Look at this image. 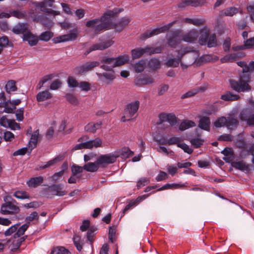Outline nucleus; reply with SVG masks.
<instances>
[{
	"instance_id": "obj_1",
	"label": "nucleus",
	"mask_w": 254,
	"mask_h": 254,
	"mask_svg": "<svg viewBox=\"0 0 254 254\" xmlns=\"http://www.w3.org/2000/svg\"><path fill=\"white\" fill-rule=\"evenodd\" d=\"M122 11L121 9L115 8L105 12L99 18H95L87 21L85 26L91 28L95 34H98L102 30L115 29L118 31H122L130 21L128 17H123L115 23L112 22L115 16Z\"/></svg>"
},
{
	"instance_id": "obj_2",
	"label": "nucleus",
	"mask_w": 254,
	"mask_h": 254,
	"mask_svg": "<svg viewBox=\"0 0 254 254\" xmlns=\"http://www.w3.org/2000/svg\"><path fill=\"white\" fill-rule=\"evenodd\" d=\"M129 60V56L127 55H123L117 58H107L101 60L100 67L105 70H111L114 67L122 65L127 63Z\"/></svg>"
},
{
	"instance_id": "obj_3",
	"label": "nucleus",
	"mask_w": 254,
	"mask_h": 254,
	"mask_svg": "<svg viewBox=\"0 0 254 254\" xmlns=\"http://www.w3.org/2000/svg\"><path fill=\"white\" fill-rule=\"evenodd\" d=\"M162 48L160 47L153 48L150 46H146L144 48H137L131 51L132 59H136L140 58L145 54L151 55L154 54L161 53Z\"/></svg>"
},
{
	"instance_id": "obj_4",
	"label": "nucleus",
	"mask_w": 254,
	"mask_h": 254,
	"mask_svg": "<svg viewBox=\"0 0 254 254\" xmlns=\"http://www.w3.org/2000/svg\"><path fill=\"white\" fill-rule=\"evenodd\" d=\"M139 105L140 102L138 100L127 104L125 108V115L122 117V122H126V121H130L137 112Z\"/></svg>"
},
{
	"instance_id": "obj_5",
	"label": "nucleus",
	"mask_w": 254,
	"mask_h": 254,
	"mask_svg": "<svg viewBox=\"0 0 254 254\" xmlns=\"http://www.w3.org/2000/svg\"><path fill=\"white\" fill-rule=\"evenodd\" d=\"M248 81V80H244L241 77L238 81L230 80V85L234 90L238 92L248 91L251 89Z\"/></svg>"
},
{
	"instance_id": "obj_6",
	"label": "nucleus",
	"mask_w": 254,
	"mask_h": 254,
	"mask_svg": "<svg viewBox=\"0 0 254 254\" xmlns=\"http://www.w3.org/2000/svg\"><path fill=\"white\" fill-rule=\"evenodd\" d=\"M177 21L175 20L162 27H157L150 31L147 30V31H146L145 32L141 35L140 38L141 39H147L153 36L156 35L160 33L167 31L170 29L171 26H172L173 24L177 23Z\"/></svg>"
},
{
	"instance_id": "obj_7",
	"label": "nucleus",
	"mask_w": 254,
	"mask_h": 254,
	"mask_svg": "<svg viewBox=\"0 0 254 254\" xmlns=\"http://www.w3.org/2000/svg\"><path fill=\"white\" fill-rule=\"evenodd\" d=\"M118 157L119 155L117 153L101 155L97 159L96 163L99 166L104 167L108 164L115 162Z\"/></svg>"
},
{
	"instance_id": "obj_8",
	"label": "nucleus",
	"mask_w": 254,
	"mask_h": 254,
	"mask_svg": "<svg viewBox=\"0 0 254 254\" xmlns=\"http://www.w3.org/2000/svg\"><path fill=\"white\" fill-rule=\"evenodd\" d=\"M19 207L10 201H6L0 207V212L3 215H15L20 212Z\"/></svg>"
},
{
	"instance_id": "obj_9",
	"label": "nucleus",
	"mask_w": 254,
	"mask_h": 254,
	"mask_svg": "<svg viewBox=\"0 0 254 254\" xmlns=\"http://www.w3.org/2000/svg\"><path fill=\"white\" fill-rule=\"evenodd\" d=\"M88 139L87 136H83L78 139V142H81L83 149H91L94 147H99L101 146L102 140L97 137L94 140H87Z\"/></svg>"
},
{
	"instance_id": "obj_10",
	"label": "nucleus",
	"mask_w": 254,
	"mask_h": 254,
	"mask_svg": "<svg viewBox=\"0 0 254 254\" xmlns=\"http://www.w3.org/2000/svg\"><path fill=\"white\" fill-rule=\"evenodd\" d=\"M114 43V42L111 40H108L106 41L103 40L101 38L99 40V43H96L92 45L89 49L87 50L84 55L86 56L90 52L96 50H103L108 47H110Z\"/></svg>"
},
{
	"instance_id": "obj_11",
	"label": "nucleus",
	"mask_w": 254,
	"mask_h": 254,
	"mask_svg": "<svg viewBox=\"0 0 254 254\" xmlns=\"http://www.w3.org/2000/svg\"><path fill=\"white\" fill-rule=\"evenodd\" d=\"M99 64L100 63L97 61L88 62L76 67L74 71L76 73L82 75L92 70L94 67L99 66Z\"/></svg>"
},
{
	"instance_id": "obj_12",
	"label": "nucleus",
	"mask_w": 254,
	"mask_h": 254,
	"mask_svg": "<svg viewBox=\"0 0 254 254\" xmlns=\"http://www.w3.org/2000/svg\"><path fill=\"white\" fill-rule=\"evenodd\" d=\"M240 119L246 121L249 126L254 125V108L253 109H245L240 114Z\"/></svg>"
},
{
	"instance_id": "obj_13",
	"label": "nucleus",
	"mask_w": 254,
	"mask_h": 254,
	"mask_svg": "<svg viewBox=\"0 0 254 254\" xmlns=\"http://www.w3.org/2000/svg\"><path fill=\"white\" fill-rule=\"evenodd\" d=\"M77 30L75 29L73 31L70 32L67 34H65L55 37L53 39V41L54 43L56 44L66 41H74L77 38Z\"/></svg>"
},
{
	"instance_id": "obj_14",
	"label": "nucleus",
	"mask_w": 254,
	"mask_h": 254,
	"mask_svg": "<svg viewBox=\"0 0 254 254\" xmlns=\"http://www.w3.org/2000/svg\"><path fill=\"white\" fill-rule=\"evenodd\" d=\"M54 2L55 0H45L42 2H36L35 5L42 11L48 13L54 14L55 11L49 9V8L53 7Z\"/></svg>"
},
{
	"instance_id": "obj_15",
	"label": "nucleus",
	"mask_w": 254,
	"mask_h": 254,
	"mask_svg": "<svg viewBox=\"0 0 254 254\" xmlns=\"http://www.w3.org/2000/svg\"><path fill=\"white\" fill-rule=\"evenodd\" d=\"M160 123L168 122L171 126L175 125L178 122V118L174 113H161L158 115Z\"/></svg>"
},
{
	"instance_id": "obj_16",
	"label": "nucleus",
	"mask_w": 254,
	"mask_h": 254,
	"mask_svg": "<svg viewBox=\"0 0 254 254\" xmlns=\"http://www.w3.org/2000/svg\"><path fill=\"white\" fill-rule=\"evenodd\" d=\"M176 52L178 54L176 58L180 60V63H181L183 56L189 53H192L193 54L194 62L196 61V59L199 57L198 51L193 47H185L182 51L177 50Z\"/></svg>"
},
{
	"instance_id": "obj_17",
	"label": "nucleus",
	"mask_w": 254,
	"mask_h": 254,
	"mask_svg": "<svg viewBox=\"0 0 254 254\" xmlns=\"http://www.w3.org/2000/svg\"><path fill=\"white\" fill-rule=\"evenodd\" d=\"M45 190L51 192L53 195L59 196H63L66 193V192L63 190V186L61 184L52 185L46 188Z\"/></svg>"
},
{
	"instance_id": "obj_18",
	"label": "nucleus",
	"mask_w": 254,
	"mask_h": 254,
	"mask_svg": "<svg viewBox=\"0 0 254 254\" xmlns=\"http://www.w3.org/2000/svg\"><path fill=\"white\" fill-rule=\"evenodd\" d=\"M180 33L179 31L172 32L171 37L167 39V44L169 47L175 48L180 44L182 40Z\"/></svg>"
},
{
	"instance_id": "obj_19",
	"label": "nucleus",
	"mask_w": 254,
	"mask_h": 254,
	"mask_svg": "<svg viewBox=\"0 0 254 254\" xmlns=\"http://www.w3.org/2000/svg\"><path fill=\"white\" fill-rule=\"evenodd\" d=\"M9 100L6 101L5 94L4 92L0 93V107H4V111L6 113H13L15 110L16 107H9Z\"/></svg>"
},
{
	"instance_id": "obj_20",
	"label": "nucleus",
	"mask_w": 254,
	"mask_h": 254,
	"mask_svg": "<svg viewBox=\"0 0 254 254\" xmlns=\"http://www.w3.org/2000/svg\"><path fill=\"white\" fill-rule=\"evenodd\" d=\"M109 72H105L102 73H96L97 75L100 80L103 82L109 83L112 81L115 78L114 71L113 69L111 70H108Z\"/></svg>"
},
{
	"instance_id": "obj_21",
	"label": "nucleus",
	"mask_w": 254,
	"mask_h": 254,
	"mask_svg": "<svg viewBox=\"0 0 254 254\" xmlns=\"http://www.w3.org/2000/svg\"><path fill=\"white\" fill-rule=\"evenodd\" d=\"M199 34L197 31L192 29L189 32L183 35L181 38L182 41H183L188 43H192L195 41L198 37Z\"/></svg>"
},
{
	"instance_id": "obj_22",
	"label": "nucleus",
	"mask_w": 254,
	"mask_h": 254,
	"mask_svg": "<svg viewBox=\"0 0 254 254\" xmlns=\"http://www.w3.org/2000/svg\"><path fill=\"white\" fill-rule=\"evenodd\" d=\"M205 3V0H182V2L179 4L178 7L182 8L188 5L197 7L201 6Z\"/></svg>"
},
{
	"instance_id": "obj_23",
	"label": "nucleus",
	"mask_w": 254,
	"mask_h": 254,
	"mask_svg": "<svg viewBox=\"0 0 254 254\" xmlns=\"http://www.w3.org/2000/svg\"><path fill=\"white\" fill-rule=\"evenodd\" d=\"M232 166L236 169L243 171L245 173H249L251 170V166L249 164H247L243 160L234 162L232 163Z\"/></svg>"
},
{
	"instance_id": "obj_24",
	"label": "nucleus",
	"mask_w": 254,
	"mask_h": 254,
	"mask_svg": "<svg viewBox=\"0 0 254 254\" xmlns=\"http://www.w3.org/2000/svg\"><path fill=\"white\" fill-rule=\"evenodd\" d=\"M12 31L17 34H22L23 37H24V34L27 32H29L28 30V25L27 23H18L14 26L12 28Z\"/></svg>"
},
{
	"instance_id": "obj_25",
	"label": "nucleus",
	"mask_w": 254,
	"mask_h": 254,
	"mask_svg": "<svg viewBox=\"0 0 254 254\" xmlns=\"http://www.w3.org/2000/svg\"><path fill=\"white\" fill-rule=\"evenodd\" d=\"M153 79L147 75H141L135 79V84L137 85H147L153 82Z\"/></svg>"
},
{
	"instance_id": "obj_26",
	"label": "nucleus",
	"mask_w": 254,
	"mask_h": 254,
	"mask_svg": "<svg viewBox=\"0 0 254 254\" xmlns=\"http://www.w3.org/2000/svg\"><path fill=\"white\" fill-rule=\"evenodd\" d=\"M210 124L209 117L203 116L200 118L198 126L200 128L209 131L210 130Z\"/></svg>"
},
{
	"instance_id": "obj_27",
	"label": "nucleus",
	"mask_w": 254,
	"mask_h": 254,
	"mask_svg": "<svg viewBox=\"0 0 254 254\" xmlns=\"http://www.w3.org/2000/svg\"><path fill=\"white\" fill-rule=\"evenodd\" d=\"M44 181L42 176H38L30 178L27 181L26 184L30 188H35L40 185Z\"/></svg>"
},
{
	"instance_id": "obj_28",
	"label": "nucleus",
	"mask_w": 254,
	"mask_h": 254,
	"mask_svg": "<svg viewBox=\"0 0 254 254\" xmlns=\"http://www.w3.org/2000/svg\"><path fill=\"white\" fill-rule=\"evenodd\" d=\"M24 41L28 42V44L31 46H35L37 45L39 38L33 35L30 31L27 32L23 37Z\"/></svg>"
},
{
	"instance_id": "obj_29",
	"label": "nucleus",
	"mask_w": 254,
	"mask_h": 254,
	"mask_svg": "<svg viewBox=\"0 0 254 254\" xmlns=\"http://www.w3.org/2000/svg\"><path fill=\"white\" fill-rule=\"evenodd\" d=\"M13 16L15 17L22 19L25 17V13L18 10H13L10 11V13L2 12L0 14L1 17L9 18L10 16Z\"/></svg>"
},
{
	"instance_id": "obj_30",
	"label": "nucleus",
	"mask_w": 254,
	"mask_h": 254,
	"mask_svg": "<svg viewBox=\"0 0 254 254\" xmlns=\"http://www.w3.org/2000/svg\"><path fill=\"white\" fill-rule=\"evenodd\" d=\"M102 125V122L96 123H90L85 126L84 129L87 132L94 133L97 129L101 128Z\"/></svg>"
},
{
	"instance_id": "obj_31",
	"label": "nucleus",
	"mask_w": 254,
	"mask_h": 254,
	"mask_svg": "<svg viewBox=\"0 0 254 254\" xmlns=\"http://www.w3.org/2000/svg\"><path fill=\"white\" fill-rule=\"evenodd\" d=\"M210 31L207 29H203L200 31V36L199 38L198 42L200 45H206L208 41Z\"/></svg>"
},
{
	"instance_id": "obj_32",
	"label": "nucleus",
	"mask_w": 254,
	"mask_h": 254,
	"mask_svg": "<svg viewBox=\"0 0 254 254\" xmlns=\"http://www.w3.org/2000/svg\"><path fill=\"white\" fill-rule=\"evenodd\" d=\"M254 46V37L247 39L243 45L233 47L234 51H239L251 48Z\"/></svg>"
},
{
	"instance_id": "obj_33",
	"label": "nucleus",
	"mask_w": 254,
	"mask_h": 254,
	"mask_svg": "<svg viewBox=\"0 0 254 254\" xmlns=\"http://www.w3.org/2000/svg\"><path fill=\"white\" fill-rule=\"evenodd\" d=\"M219 60L218 57L212 55H204L201 56L198 60V63L215 62Z\"/></svg>"
},
{
	"instance_id": "obj_34",
	"label": "nucleus",
	"mask_w": 254,
	"mask_h": 254,
	"mask_svg": "<svg viewBox=\"0 0 254 254\" xmlns=\"http://www.w3.org/2000/svg\"><path fill=\"white\" fill-rule=\"evenodd\" d=\"M52 98V94L48 90L39 92L36 95V100L38 102H43Z\"/></svg>"
},
{
	"instance_id": "obj_35",
	"label": "nucleus",
	"mask_w": 254,
	"mask_h": 254,
	"mask_svg": "<svg viewBox=\"0 0 254 254\" xmlns=\"http://www.w3.org/2000/svg\"><path fill=\"white\" fill-rule=\"evenodd\" d=\"M239 125L238 120L233 117H228L227 118V123L226 127L227 128L231 130L236 128Z\"/></svg>"
},
{
	"instance_id": "obj_36",
	"label": "nucleus",
	"mask_w": 254,
	"mask_h": 254,
	"mask_svg": "<svg viewBox=\"0 0 254 254\" xmlns=\"http://www.w3.org/2000/svg\"><path fill=\"white\" fill-rule=\"evenodd\" d=\"M240 98L238 95L233 93L229 91L223 94L221 96V99L225 101H237Z\"/></svg>"
},
{
	"instance_id": "obj_37",
	"label": "nucleus",
	"mask_w": 254,
	"mask_h": 254,
	"mask_svg": "<svg viewBox=\"0 0 254 254\" xmlns=\"http://www.w3.org/2000/svg\"><path fill=\"white\" fill-rule=\"evenodd\" d=\"M146 197L147 196L145 195L138 196V197L136 198V199L135 200L130 202L126 206V207L123 210V212L125 213L126 211L129 210L131 207H132V206L138 204L139 203L141 202L142 201L144 200L146 198Z\"/></svg>"
},
{
	"instance_id": "obj_38",
	"label": "nucleus",
	"mask_w": 254,
	"mask_h": 254,
	"mask_svg": "<svg viewBox=\"0 0 254 254\" xmlns=\"http://www.w3.org/2000/svg\"><path fill=\"white\" fill-rule=\"evenodd\" d=\"M196 126L195 123L190 120H186L181 122L179 126L180 130L183 131L191 127Z\"/></svg>"
},
{
	"instance_id": "obj_39",
	"label": "nucleus",
	"mask_w": 254,
	"mask_h": 254,
	"mask_svg": "<svg viewBox=\"0 0 254 254\" xmlns=\"http://www.w3.org/2000/svg\"><path fill=\"white\" fill-rule=\"evenodd\" d=\"M39 136V130L37 129L32 134L31 137L29 142V148H31V151L36 147Z\"/></svg>"
},
{
	"instance_id": "obj_40",
	"label": "nucleus",
	"mask_w": 254,
	"mask_h": 254,
	"mask_svg": "<svg viewBox=\"0 0 254 254\" xmlns=\"http://www.w3.org/2000/svg\"><path fill=\"white\" fill-rule=\"evenodd\" d=\"M13 196L17 199H30L31 198V196L28 192L22 190H18L15 191L13 193Z\"/></svg>"
},
{
	"instance_id": "obj_41",
	"label": "nucleus",
	"mask_w": 254,
	"mask_h": 254,
	"mask_svg": "<svg viewBox=\"0 0 254 254\" xmlns=\"http://www.w3.org/2000/svg\"><path fill=\"white\" fill-rule=\"evenodd\" d=\"M99 166L95 162H89L85 164L83 166V169L87 172H95L99 169Z\"/></svg>"
},
{
	"instance_id": "obj_42",
	"label": "nucleus",
	"mask_w": 254,
	"mask_h": 254,
	"mask_svg": "<svg viewBox=\"0 0 254 254\" xmlns=\"http://www.w3.org/2000/svg\"><path fill=\"white\" fill-rule=\"evenodd\" d=\"M97 228L94 227H90L86 234L87 241L92 245L94 241V237L96 234Z\"/></svg>"
},
{
	"instance_id": "obj_43",
	"label": "nucleus",
	"mask_w": 254,
	"mask_h": 254,
	"mask_svg": "<svg viewBox=\"0 0 254 254\" xmlns=\"http://www.w3.org/2000/svg\"><path fill=\"white\" fill-rule=\"evenodd\" d=\"M29 226V225L27 223L24 224L20 227H18L16 233L14 234V238L15 239L18 238L22 236L25 232L27 230Z\"/></svg>"
},
{
	"instance_id": "obj_44",
	"label": "nucleus",
	"mask_w": 254,
	"mask_h": 254,
	"mask_svg": "<svg viewBox=\"0 0 254 254\" xmlns=\"http://www.w3.org/2000/svg\"><path fill=\"white\" fill-rule=\"evenodd\" d=\"M73 244L77 251L80 252L82 250L83 242L79 236L74 235L72 238Z\"/></svg>"
},
{
	"instance_id": "obj_45",
	"label": "nucleus",
	"mask_w": 254,
	"mask_h": 254,
	"mask_svg": "<svg viewBox=\"0 0 254 254\" xmlns=\"http://www.w3.org/2000/svg\"><path fill=\"white\" fill-rule=\"evenodd\" d=\"M236 60H237V55L234 53L226 55L220 59L222 63L233 62Z\"/></svg>"
},
{
	"instance_id": "obj_46",
	"label": "nucleus",
	"mask_w": 254,
	"mask_h": 254,
	"mask_svg": "<svg viewBox=\"0 0 254 254\" xmlns=\"http://www.w3.org/2000/svg\"><path fill=\"white\" fill-rule=\"evenodd\" d=\"M62 159H63L62 156H57V157H55V158L51 159L50 161L47 162L46 164H45L43 166H41L40 167V168L42 169H45L46 168H47L50 167L51 166H52V165H54L55 164L60 162Z\"/></svg>"
},
{
	"instance_id": "obj_47",
	"label": "nucleus",
	"mask_w": 254,
	"mask_h": 254,
	"mask_svg": "<svg viewBox=\"0 0 254 254\" xmlns=\"http://www.w3.org/2000/svg\"><path fill=\"white\" fill-rule=\"evenodd\" d=\"M148 64L150 68L155 70L160 68L161 62L158 59L152 58L149 60Z\"/></svg>"
},
{
	"instance_id": "obj_48",
	"label": "nucleus",
	"mask_w": 254,
	"mask_h": 254,
	"mask_svg": "<svg viewBox=\"0 0 254 254\" xmlns=\"http://www.w3.org/2000/svg\"><path fill=\"white\" fill-rule=\"evenodd\" d=\"M53 36L54 34L53 32L49 31H46L42 33L39 36L38 38L39 40L41 41L48 42L53 37Z\"/></svg>"
},
{
	"instance_id": "obj_49",
	"label": "nucleus",
	"mask_w": 254,
	"mask_h": 254,
	"mask_svg": "<svg viewBox=\"0 0 254 254\" xmlns=\"http://www.w3.org/2000/svg\"><path fill=\"white\" fill-rule=\"evenodd\" d=\"M239 10L237 8L235 7H230L224 9L222 11V14L225 16H232L234 14L237 13Z\"/></svg>"
},
{
	"instance_id": "obj_50",
	"label": "nucleus",
	"mask_w": 254,
	"mask_h": 254,
	"mask_svg": "<svg viewBox=\"0 0 254 254\" xmlns=\"http://www.w3.org/2000/svg\"><path fill=\"white\" fill-rule=\"evenodd\" d=\"M227 123V118L224 116H221L217 118V119L214 122L213 125L216 127H221L226 126Z\"/></svg>"
},
{
	"instance_id": "obj_51",
	"label": "nucleus",
	"mask_w": 254,
	"mask_h": 254,
	"mask_svg": "<svg viewBox=\"0 0 254 254\" xmlns=\"http://www.w3.org/2000/svg\"><path fill=\"white\" fill-rule=\"evenodd\" d=\"M69 252L63 247H54L51 252V254H68Z\"/></svg>"
},
{
	"instance_id": "obj_52",
	"label": "nucleus",
	"mask_w": 254,
	"mask_h": 254,
	"mask_svg": "<svg viewBox=\"0 0 254 254\" xmlns=\"http://www.w3.org/2000/svg\"><path fill=\"white\" fill-rule=\"evenodd\" d=\"M182 138L180 137L177 136L176 135H172L167 139V145H178L182 141Z\"/></svg>"
},
{
	"instance_id": "obj_53",
	"label": "nucleus",
	"mask_w": 254,
	"mask_h": 254,
	"mask_svg": "<svg viewBox=\"0 0 254 254\" xmlns=\"http://www.w3.org/2000/svg\"><path fill=\"white\" fill-rule=\"evenodd\" d=\"M27 238V236H24L21 238H18V239L16 240H14L12 243V251H15L19 249L20 247L22 242H23L25 239Z\"/></svg>"
},
{
	"instance_id": "obj_54",
	"label": "nucleus",
	"mask_w": 254,
	"mask_h": 254,
	"mask_svg": "<svg viewBox=\"0 0 254 254\" xmlns=\"http://www.w3.org/2000/svg\"><path fill=\"white\" fill-rule=\"evenodd\" d=\"M5 89L7 93L16 91L17 87L15 85V81L13 80H9L5 85Z\"/></svg>"
},
{
	"instance_id": "obj_55",
	"label": "nucleus",
	"mask_w": 254,
	"mask_h": 254,
	"mask_svg": "<svg viewBox=\"0 0 254 254\" xmlns=\"http://www.w3.org/2000/svg\"><path fill=\"white\" fill-rule=\"evenodd\" d=\"M146 63L144 60H141L134 65L135 71L137 73L143 71L145 68Z\"/></svg>"
},
{
	"instance_id": "obj_56",
	"label": "nucleus",
	"mask_w": 254,
	"mask_h": 254,
	"mask_svg": "<svg viewBox=\"0 0 254 254\" xmlns=\"http://www.w3.org/2000/svg\"><path fill=\"white\" fill-rule=\"evenodd\" d=\"M179 59L176 58H169L165 63V65L168 67H177L179 66Z\"/></svg>"
},
{
	"instance_id": "obj_57",
	"label": "nucleus",
	"mask_w": 254,
	"mask_h": 254,
	"mask_svg": "<svg viewBox=\"0 0 254 254\" xmlns=\"http://www.w3.org/2000/svg\"><path fill=\"white\" fill-rule=\"evenodd\" d=\"M206 44L208 48L214 47L217 45L216 36L215 34L209 35Z\"/></svg>"
},
{
	"instance_id": "obj_58",
	"label": "nucleus",
	"mask_w": 254,
	"mask_h": 254,
	"mask_svg": "<svg viewBox=\"0 0 254 254\" xmlns=\"http://www.w3.org/2000/svg\"><path fill=\"white\" fill-rule=\"evenodd\" d=\"M65 98L69 103L73 105H76L78 104L79 102L77 98L72 93L66 94Z\"/></svg>"
},
{
	"instance_id": "obj_59",
	"label": "nucleus",
	"mask_w": 254,
	"mask_h": 254,
	"mask_svg": "<svg viewBox=\"0 0 254 254\" xmlns=\"http://www.w3.org/2000/svg\"><path fill=\"white\" fill-rule=\"evenodd\" d=\"M190 143L193 146L194 148H199L204 142V140L200 138H193L190 140Z\"/></svg>"
},
{
	"instance_id": "obj_60",
	"label": "nucleus",
	"mask_w": 254,
	"mask_h": 254,
	"mask_svg": "<svg viewBox=\"0 0 254 254\" xmlns=\"http://www.w3.org/2000/svg\"><path fill=\"white\" fill-rule=\"evenodd\" d=\"M39 215L36 211L32 212L29 216L25 218L26 223L29 225L30 223L34 220L38 221Z\"/></svg>"
},
{
	"instance_id": "obj_61",
	"label": "nucleus",
	"mask_w": 254,
	"mask_h": 254,
	"mask_svg": "<svg viewBox=\"0 0 254 254\" xmlns=\"http://www.w3.org/2000/svg\"><path fill=\"white\" fill-rule=\"evenodd\" d=\"M200 90H201V89L200 88L193 89L182 95L181 98L185 99L188 97H190L197 94Z\"/></svg>"
},
{
	"instance_id": "obj_62",
	"label": "nucleus",
	"mask_w": 254,
	"mask_h": 254,
	"mask_svg": "<svg viewBox=\"0 0 254 254\" xmlns=\"http://www.w3.org/2000/svg\"><path fill=\"white\" fill-rule=\"evenodd\" d=\"M178 147L181 148L183 151L189 154H191L193 152V149L185 143H181L178 145Z\"/></svg>"
},
{
	"instance_id": "obj_63",
	"label": "nucleus",
	"mask_w": 254,
	"mask_h": 254,
	"mask_svg": "<svg viewBox=\"0 0 254 254\" xmlns=\"http://www.w3.org/2000/svg\"><path fill=\"white\" fill-rule=\"evenodd\" d=\"M20 225L19 223L16 224L11 226L10 228L7 229L4 232V235L6 236H10L12 234L15 232Z\"/></svg>"
},
{
	"instance_id": "obj_64",
	"label": "nucleus",
	"mask_w": 254,
	"mask_h": 254,
	"mask_svg": "<svg viewBox=\"0 0 254 254\" xmlns=\"http://www.w3.org/2000/svg\"><path fill=\"white\" fill-rule=\"evenodd\" d=\"M78 86L82 91H88L90 90V84L86 81H81Z\"/></svg>"
}]
</instances>
